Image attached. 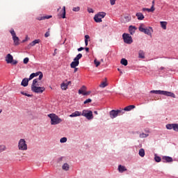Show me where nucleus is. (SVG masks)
I'll return each mask as SVG.
<instances>
[{
    "mask_svg": "<svg viewBox=\"0 0 178 178\" xmlns=\"http://www.w3.org/2000/svg\"><path fill=\"white\" fill-rule=\"evenodd\" d=\"M48 118L51 119V124L53 126L59 124V123L63 122L62 119L54 113L49 114Z\"/></svg>",
    "mask_w": 178,
    "mask_h": 178,
    "instance_id": "obj_1",
    "label": "nucleus"
},
{
    "mask_svg": "<svg viewBox=\"0 0 178 178\" xmlns=\"http://www.w3.org/2000/svg\"><path fill=\"white\" fill-rule=\"evenodd\" d=\"M138 30L141 33H144L145 34H147V35H151L152 34V33L154 32L152 27L145 28V25L144 24H140V25L138 28Z\"/></svg>",
    "mask_w": 178,
    "mask_h": 178,
    "instance_id": "obj_2",
    "label": "nucleus"
},
{
    "mask_svg": "<svg viewBox=\"0 0 178 178\" xmlns=\"http://www.w3.org/2000/svg\"><path fill=\"white\" fill-rule=\"evenodd\" d=\"M81 58H83V54H79L74 58V61H72L70 64V66L72 67V69H74L76 67H77V66H79L80 62L79 60H80V59H81Z\"/></svg>",
    "mask_w": 178,
    "mask_h": 178,
    "instance_id": "obj_3",
    "label": "nucleus"
},
{
    "mask_svg": "<svg viewBox=\"0 0 178 178\" xmlns=\"http://www.w3.org/2000/svg\"><path fill=\"white\" fill-rule=\"evenodd\" d=\"M27 143L26 140L20 139L18 142V149L19 151H27Z\"/></svg>",
    "mask_w": 178,
    "mask_h": 178,
    "instance_id": "obj_4",
    "label": "nucleus"
},
{
    "mask_svg": "<svg viewBox=\"0 0 178 178\" xmlns=\"http://www.w3.org/2000/svg\"><path fill=\"white\" fill-rule=\"evenodd\" d=\"M106 16V13L104 12H100L96 14L94 17V20L96 23H101L102 22V19Z\"/></svg>",
    "mask_w": 178,
    "mask_h": 178,
    "instance_id": "obj_5",
    "label": "nucleus"
},
{
    "mask_svg": "<svg viewBox=\"0 0 178 178\" xmlns=\"http://www.w3.org/2000/svg\"><path fill=\"white\" fill-rule=\"evenodd\" d=\"M124 112H123V110H111L109 112V115L111 119H115V118H118L119 115H123Z\"/></svg>",
    "mask_w": 178,
    "mask_h": 178,
    "instance_id": "obj_6",
    "label": "nucleus"
},
{
    "mask_svg": "<svg viewBox=\"0 0 178 178\" xmlns=\"http://www.w3.org/2000/svg\"><path fill=\"white\" fill-rule=\"evenodd\" d=\"M81 116H84V118H86L88 120H91L94 119V116L92 115V111L90 110H83L81 113Z\"/></svg>",
    "mask_w": 178,
    "mask_h": 178,
    "instance_id": "obj_7",
    "label": "nucleus"
},
{
    "mask_svg": "<svg viewBox=\"0 0 178 178\" xmlns=\"http://www.w3.org/2000/svg\"><path fill=\"white\" fill-rule=\"evenodd\" d=\"M10 33L12 37H13L14 44L15 45H19L20 42L19 41H20V40L19 39V37H17L16 32H15V30L12 29L10 31Z\"/></svg>",
    "mask_w": 178,
    "mask_h": 178,
    "instance_id": "obj_8",
    "label": "nucleus"
},
{
    "mask_svg": "<svg viewBox=\"0 0 178 178\" xmlns=\"http://www.w3.org/2000/svg\"><path fill=\"white\" fill-rule=\"evenodd\" d=\"M122 38L125 44H131L133 42V38L130 36L129 33H124L122 35Z\"/></svg>",
    "mask_w": 178,
    "mask_h": 178,
    "instance_id": "obj_9",
    "label": "nucleus"
},
{
    "mask_svg": "<svg viewBox=\"0 0 178 178\" xmlns=\"http://www.w3.org/2000/svg\"><path fill=\"white\" fill-rule=\"evenodd\" d=\"M31 91L35 92L36 94H42L45 91V88L40 86H33L31 87Z\"/></svg>",
    "mask_w": 178,
    "mask_h": 178,
    "instance_id": "obj_10",
    "label": "nucleus"
},
{
    "mask_svg": "<svg viewBox=\"0 0 178 178\" xmlns=\"http://www.w3.org/2000/svg\"><path fill=\"white\" fill-rule=\"evenodd\" d=\"M161 95H165V97H171V98H176V95H175V93L165 90H163Z\"/></svg>",
    "mask_w": 178,
    "mask_h": 178,
    "instance_id": "obj_11",
    "label": "nucleus"
},
{
    "mask_svg": "<svg viewBox=\"0 0 178 178\" xmlns=\"http://www.w3.org/2000/svg\"><path fill=\"white\" fill-rule=\"evenodd\" d=\"M13 60V56L11 55L10 54H7L6 57V62H7V63H12Z\"/></svg>",
    "mask_w": 178,
    "mask_h": 178,
    "instance_id": "obj_12",
    "label": "nucleus"
},
{
    "mask_svg": "<svg viewBox=\"0 0 178 178\" xmlns=\"http://www.w3.org/2000/svg\"><path fill=\"white\" fill-rule=\"evenodd\" d=\"M60 16H61L63 19H66V7L65 6L63 7L61 12L60 13Z\"/></svg>",
    "mask_w": 178,
    "mask_h": 178,
    "instance_id": "obj_13",
    "label": "nucleus"
},
{
    "mask_svg": "<svg viewBox=\"0 0 178 178\" xmlns=\"http://www.w3.org/2000/svg\"><path fill=\"white\" fill-rule=\"evenodd\" d=\"M136 108V106L134 105H129V106H126L124 109H122V112H124V111H131L132 109H134Z\"/></svg>",
    "mask_w": 178,
    "mask_h": 178,
    "instance_id": "obj_14",
    "label": "nucleus"
},
{
    "mask_svg": "<svg viewBox=\"0 0 178 178\" xmlns=\"http://www.w3.org/2000/svg\"><path fill=\"white\" fill-rule=\"evenodd\" d=\"M29 81H30L29 80V79L24 78L21 83V86H22L23 87H27L29 86Z\"/></svg>",
    "mask_w": 178,
    "mask_h": 178,
    "instance_id": "obj_15",
    "label": "nucleus"
},
{
    "mask_svg": "<svg viewBox=\"0 0 178 178\" xmlns=\"http://www.w3.org/2000/svg\"><path fill=\"white\" fill-rule=\"evenodd\" d=\"M77 116H81V112L80 111H75L70 115V118H77Z\"/></svg>",
    "mask_w": 178,
    "mask_h": 178,
    "instance_id": "obj_16",
    "label": "nucleus"
},
{
    "mask_svg": "<svg viewBox=\"0 0 178 178\" xmlns=\"http://www.w3.org/2000/svg\"><path fill=\"white\" fill-rule=\"evenodd\" d=\"M126 170H127V168H126L124 165H118V172H120V173H123V172H126Z\"/></svg>",
    "mask_w": 178,
    "mask_h": 178,
    "instance_id": "obj_17",
    "label": "nucleus"
},
{
    "mask_svg": "<svg viewBox=\"0 0 178 178\" xmlns=\"http://www.w3.org/2000/svg\"><path fill=\"white\" fill-rule=\"evenodd\" d=\"M138 58L140 59H145V53L143 50L138 51Z\"/></svg>",
    "mask_w": 178,
    "mask_h": 178,
    "instance_id": "obj_18",
    "label": "nucleus"
},
{
    "mask_svg": "<svg viewBox=\"0 0 178 178\" xmlns=\"http://www.w3.org/2000/svg\"><path fill=\"white\" fill-rule=\"evenodd\" d=\"M162 160L163 162H173V159L170 156H163Z\"/></svg>",
    "mask_w": 178,
    "mask_h": 178,
    "instance_id": "obj_19",
    "label": "nucleus"
},
{
    "mask_svg": "<svg viewBox=\"0 0 178 178\" xmlns=\"http://www.w3.org/2000/svg\"><path fill=\"white\" fill-rule=\"evenodd\" d=\"M155 1H152V6L151 8H143V10H147V12H154L155 10V7L154 6Z\"/></svg>",
    "mask_w": 178,
    "mask_h": 178,
    "instance_id": "obj_20",
    "label": "nucleus"
},
{
    "mask_svg": "<svg viewBox=\"0 0 178 178\" xmlns=\"http://www.w3.org/2000/svg\"><path fill=\"white\" fill-rule=\"evenodd\" d=\"M122 23H129L130 22V17L129 16H125L122 18L121 19Z\"/></svg>",
    "mask_w": 178,
    "mask_h": 178,
    "instance_id": "obj_21",
    "label": "nucleus"
},
{
    "mask_svg": "<svg viewBox=\"0 0 178 178\" xmlns=\"http://www.w3.org/2000/svg\"><path fill=\"white\" fill-rule=\"evenodd\" d=\"M35 77H37V76H39L38 80H42V77H44V74L41 72H38L34 73Z\"/></svg>",
    "mask_w": 178,
    "mask_h": 178,
    "instance_id": "obj_22",
    "label": "nucleus"
},
{
    "mask_svg": "<svg viewBox=\"0 0 178 178\" xmlns=\"http://www.w3.org/2000/svg\"><path fill=\"white\" fill-rule=\"evenodd\" d=\"M136 16L138 17V20H144V15L141 13H137Z\"/></svg>",
    "mask_w": 178,
    "mask_h": 178,
    "instance_id": "obj_23",
    "label": "nucleus"
},
{
    "mask_svg": "<svg viewBox=\"0 0 178 178\" xmlns=\"http://www.w3.org/2000/svg\"><path fill=\"white\" fill-rule=\"evenodd\" d=\"M38 80L40 79H33L31 87H38V86H40V84L38 83Z\"/></svg>",
    "mask_w": 178,
    "mask_h": 178,
    "instance_id": "obj_24",
    "label": "nucleus"
},
{
    "mask_svg": "<svg viewBox=\"0 0 178 178\" xmlns=\"http://www.w3.org/2000/svg\"><path fill=\"white\" fill-rule=\"evenodd\" d=\"M136 30H137V28H136V26H129L130 34H134V33H136Z\"/></svg>",
    "mask_w": 178,
    "mask_h": 178,
    "instance_id": "obj_25",
    "label": "nucleus"
},
{
    "mask_svg": "<svg viewBox=\"0 0 178 178\" xmlns=\"http://www.w3.org/2000/svg\"><path fill=\"white\" fill-rule=\"evenodd\" d=\"M168 130H172V129H175V124H168L165 126Z\"/></svg>",
    "mask_w": 178,
    "mask_h": 178,
    "instance_id": "obj_26",
    "label": "nucleus"
},
{
    "mask_svg": "<svg viewBox=\"0 0 178 178\" xmlns=\"http://www.w3.org/2000/svg\"><path fill=\"white\" fill-rule=\"evenodd\" d=\"M160 24L163 30H166V26H168L167 22H160Z\"/></svg>",
    "mask_w": 178,
    "mask_h": 178,
    "instance_id": "obj_27",
    "label": "nucleus"
},
{
    "mask_svg": "<svg viewBox=\"0 0 178 178\" xmlns=\"http://www.w3.org/2000/svg\"><path fill=\"white\" fill-rule=\"evenodd\" d=\"M86 86H82L81 88L79 90V94H82V95H84L85 94L84 91H86Z\"/></svg>",
    "mask_w": 178,
    "mask_h": 178,
    "instance_id": "obj_28",
    "label": "nucleus"
},
{
    "mask_svg": "<svg viewBox=\"0 0 178 178\" xmlns=\"http://www.w3.org/2000/svg\"><path fill=\"white\" fill-rule=\"evenodd\" d=\"M139 155L142 158H144V156H145V151L144 150V149H140Z\"/></svg>",
    "mask_w": 178,
    "mask_h": 178,
    "instance_id": "obj_29",
    "label": "nucleus"
},
{
    "mask_svg": "<svg viewBox=\"0 0 178 178\" xmlns=\"http://www.w3.org/2000/svg\"><path fill=\"white\" fill-rule=\"evenodd\" d=\"M36 44H40V39L35 40L30 43L31 47H34Z\"/></svg>",
    "mask_w": 178,
    "mask_h": 178,
    "instance_id": "obj_30",
    "label": "nucleus"
},
{
    "mask_svg": "<svg viewBox=\"0 0 178 178\" xmlns=\"http://www.w3.org/2000/svg\"><path fill=\"white\" fill-rule=\"evenodd\" d=\"M120 63H121V65H123L124 66H127L129 63L125 58H122Z\"/></svg>",
    "mask_w": 178,
    "mask_h": 178,
    "instance_id": "obj_31",
    "label": "nucleus"
},
{
    "mask_svg": "<svg viewBox=\"0 0 178 178\" xmlns=\"http://www.w3.org/2000/svg\"><path fill=\"white\" fill-rule=\"evenodd\" d=\"M63 170H66V171H67V170H69V169H70V166H69V164H67V163H64L63 164Z\"/></svg>",
    "mask_w": 178,
    "mask_h": 178,
    "instance_id": "obj_32",
    "label": "nucleus"
},
{
    "mask_svg": "<svg viewBox=\"0 0 178 178\" xmlns=\"http://www.w3.org/2000/svg\"><path fill=\"white\" fill-rule=\"evenodd\" d=\"M150 92L152 94H159V95H162L163 90H151Z\"/></svg>",
    "mask_w": 178,
    "mask_h": 178,
    "instance_id": "obj_33",
    "label": "nucleus"
},
{
    "mask_svg": "<svg viewBox=\"0 0 178 178\" xmlns=\"http://www.w3.org/2000/svg\"><path fill=\"white\" fill-rule=\"evenodd\" d=\"M3 151H6V146L3 145H0V153L3 152Z\"/></svg>",
    "mask_w": 178,
    "mask_h": 178,
    "instance_id": "obj_34",
    "label": "nucleus"
},
{
    "mask_svg": "<svg viewBox=\"0 0 178 178\" xmlns=\"http://www.w3.org/2000/svg\"><path fill=\"white\" fill-rule=\"evenodd\" d=\"M60 88L63 90H67V85H66V83H61Z\"/></svg>",
    "mask_w": 178,
    "mask_h": 178,
    "instance_id": "obj_35",
    "label": "nucleus"
},
{
    "mask_svg": "<svg viewBox=\"0 0 178 178\" xmlns=\"http://www.w3.org/2000/svg\"><path fill=\"white\" fill-rule=\"evenodd\" d=\"M139 137L140 138H147V137H148V134L142 133V134H140Z\"/></svg>",
    "mask_w": 178,
    "mask_h": 178,
    "instance_id": "obj_36",
    "label": "nucleus"
},
{
    "mask_svg": "<svg viewBox=\"0 0 178 178\" xmlns=\"http://www.w3.org/2000/svg\"><path fill=\"white\" fill-rule=\"evenodd\" d=\"M154 161H155L156 162H161V161H162V159H161L160 156H155V157H154Z\"/></svg>",
    "mask_w": 178,
    "mask_h": 178,
    "instance_id": "obj_37",
    "label": "nucleus"
},
{
    "mask_svg": "<svg viewBox=\"0 0 178 178\" xmlns=\"http://www.w3.org/2000/svg\"><path fill=\"white\" fill-rule=\"evenodd\" d=\"M66 141H67V138L66 137L61 138L60 140V143H66Z\"/></svg>",
    "mask_w": 178,
    "mask_h": 178,
    "instance_id": "obj_38",
    "label": "nucleus"
},
{
    "mask_svg": "<svg viewBox=\"0 0 178 178\" xmlns=\"http://www.w3.org/2000/svg\"><path fill=\"white\" fill-rule=\"evenodd\" d=\"M106 86H108V84L106 83V82H102V83L99 85V87H101L102 88H105V87H106Z\"/></svg>",
    "mask_w": 178,
    "mask_h": 178,
    "instance_id": "obj_39",
    "label": "nucleus"
},
{
    "mask_svg": "<svg viewBox=\"0 0 178 178\" xmlns=\"http://www.w3.org/2000/svg\"><path fill=\"white\" fill-rule=\"evenodd\" d=\"M94 63H95L96 67H98V66H99V65H101V62L97 60V59H95Z\"/></svg>",
    "mask_w": 178,
    "mask_h": 178,
    "instance_id": "obj_40",
    "label": "nucleus"
},
{
    "mask_svg": "<svg viewBox=\"0 0 178 178\" xmlns=\"http://www.w3.org/2000/svg\"><path fill=\"white\" fill-rule=\"evenodd\" d=\"M29 60H30V59L28 57L25 58L23 60L24 65H27L29 63Z\"/></svg>",
    "mask_w": 178,
    "mask_h": 178,
    "instance_id": "obj_41",
    "label": "nucleus"
},
{
    "mask_svg": "<svg viewBox=\"0 0 178 178\" xmlns=\"http://www.w3.org/2000/svg\"><path fill=\"white\" fill-rule=\"evenodd\" d=\"M51 17H52V15H47L43 17L41 20H45V19H51Z\"/></svg>",
    "mask_w": 178,
    "mask_h": 178,
    "instance_id": "obj_42",
    "label": "nucleus"
},
{
    "mask_svg": "<svg viewBox=\"0 0 178 178\" xmlns=\"http://www.w3.org/2000/svg\"><path fill=\"white\" fill-rule=\"evenodd\" d=\"M90 102H92V100L91 99H87L83 104H90Z\"/></svg>",
    "mask_w": 178,
    "mask_h": 178,
    "instance_id": "obj_43",
    "label": "nucleus"
},
{
    "mask_svg": "<svg viewBox=\"0 0 178 178\" xmlns=\"http://www.w3.org/2000/svg\"><path fill=\"white\" fill-rule=\"evenodd\" d=\"M21 94L22 95H25L26 97H33V95H30V94H28V93H26L24 92H21Z\"/></svg>",
    "mask_w": 178,
    "mask_h": 178,
    "instance_id": "obj_44",
    "label": "nucleus"
},
{
    "mask_svg": "<svg viewBox=\"0 0 178 178\" xmlns=\"http://www.w3.org/2000/svg\"><path fill=\"white\" fill-rule=\"evenodd\" d=\"M34 77H35V74H34V73H32V74L30 75V76H29V78L28 79V80L30 81V80H33V79H34Z\"/></svg>",
    "mask_w": 178,
    "mask_h": 178,
    "instance_id": "obj_45",
    "label": "nucleus"
},
{
    "mask_svg": "<svg viewBox=\"0 0 178 178\" xmlns=\"http://www.w3.org/2000/svg\"><path fill=\"white\" fill-rule=\"evenodd\" d=\"M51 30V29H48V31L44 34V37L46 38H47V37H49L50 34H49V31Z\"/></svg>",
    "mask_w": 178,
    "mask_h": 178,
    "instance_id": "obj_46",
    "label": "nucleus"
},
{
    "mask_svg": "<svg viewBox=\"0 0 178 178\" xmlns=\"http://www.w3.org/2000/svg\"><path fill=\"white\" fill-rule=\"evenodd\" d=\"M174 131H178V124H174Z\"/></svg>",
    "mask_w": 178,
    "mask_h": 178,
    "instance_id": "obj_47",
    "label": "nucleus"
},
{
    "mask_svg": "<svg viewBox=\"0 0 178 178\" xmlns=\"http://www.w3.org/2000/svg\"><path fill=\"white\" fill-rule=\"evenodd\" d=\"M72 10L74 12H79V10H80V7H74L73 8Z\"/></svg>",
    "mask_w": 178,
    "mask_h": 178,
    "instance_id": "obj_48",
    "label": "nucleus"
},
{
    "mask_svg": "<svg viewBox=\"0 0 178 178\" xmlns=\"http://www.w3.org/2000/svg\"><path fill=\"white\" fill-rule=\"evenodd\" d=\"M88 13H94V10L91 8H88Z\"/></svg>",
    "mask_w": 178,
    "mask_h": 178,
    "instance_id": "obj_49",
    "label": "nucleus"
},
{
    "mask_svg": "<svg viewBox=\"0 0 178 178\" xmlns=\"http://www.w3.org/2000/svg\"><path fill=\"white\" fill-rule=\"evenodd\" d=\"M111 5L113 6L116 3V0H110Z\"/></svg>",
    "mask_w": 178,
    "mask_h": 178,
    "instance_id": "obj_50",
    "label": "nucleus"
},
{
    "mask_svg": "<svg viewBox=\"0 0 178 178\" xmlns=\"http://www.w3.org/2000/svg\"><path fill=\"white\" fill-rule=\"evenodd\" d=\"M11 63L12 65H17V60L13 59V62Z\"/></svg>",
    "mask_w": 178,
    "mask_h": 178,
    "instance_id": "obj_51",
    "label": "nucleus"
},
{
    "mask_svg": "<svg viewBox=\"0 0 178 178\" xmlns=\"http://www.w3.org/2000/svg\"><path fill=\"white\" fill-rule=\"evenodd\" d=\"M85 40H86V41H88L90 40V35H85Z\"/></svg>",
    "mask_w": 178,
    "mask_h": 178,
    "instance_id": "obj_52",
    "label": "nucleus"
},
{
    "mask_svg": "<svg viewBox=\"0 0 178 178\" xmlns=\"http://www.w3.org/2000/svg\"><path fill=\"white\" fill-rule=\"evenodd\" d=\"M90 94H91V91H88L85 92V93H83V95H90Z\"/></svg>",
    "mask_w": 178,
    "mask_h": 178,
    "instance_id": "obj_53",
    "label": "nucleus"
},
{
    "mask_svg": "<svg viewBox=\"0 0 178 178\" xmlns=\"http://www.w3.org/2000/svg\"><path fill=\"white\" fill-rule=\"evenodd\" d=\"M83 50H84V47H80L78 49L79 52H80L81 51H83Z\"/></svg>",
    "mask_w": 178,
    "mask_h": 178,
    "instance_id": "obj_54",
    "label": "nucleus"
},
{
    "mask_svg": "<svg viewBox=\"0 0 178 178\" xmlns=\"http://www.w3.org/2000/svg\"><path fill=\"white\" fill-rule=\"evenodd\" d=\"M85 45H86V47H87V45H88V40H85Z\"/></svg>",
    "mask_w": 178,
    "mask_h": 178,
    "instance_id": "obj_55",
    "label": "nucleus"
},
{
    "mask_svg": "<svg viewBox=\"0 0 178 178\" xmlns=\"http://www.w3.org/2000/svg\"><path fill=\"white\" fill-rule=\"evenodd\" d=\"M85 49H86V52H90V48L86 47V48H85Z\"/></svg>",
    "mask_w": 178,
    "mask_h": 178,
    "instance_id": "obj_56",
    "label": "nucleus"
},
{
    "mask_svg": "<svg viewBox=\"0 0 178 178\" xmlns=\"http://www.w3.org/2000/svg\"><path fill=\"white\" fill-rule=\"evenodd\" d=\"M77 70H79V68H76V67H75L74 70V73H76V72H77Z\"/></svg>",
    "mask_w": 178,
    "mask_h": 178,
    "instance_id": "obj_57",
    "label": "nucleus"
},
{
    "mask_svg": "<svg viewBox=\"0 0 178 178\" xmlns=\"http://www.w3.org/2000/svg\"><path fill=\"white\" fill-rule=\"evenodd\" d=\"M118 72H120V73L121 74H123V72H122V70H121L120 68H118Z\"/></svg>",
    "mask_w": 178,
    "mask_h": 178,
    "instance_id": "obj_58",
    "label": "nucleus"
},
{
    "mask_svg": "<svg viewBox=\"0 0 178 178\" xmlns=\"http://www.w3.org/2000/svg\"><path fill=\"white\" fill-rule=\"evenodd\" d=\"M164 69H165V67H161L159 68V70H163Z\"/></svg>",
    "mask_w": 178,
    "mask_h": 178,
    "instance_id": "obj_59",
    "label": "nucleus"
},
{
    "mask_svg": "<svg viewBox=\"0 0 178 178\" xmlns=\"http://www.w3.org/2000/svg\"><path fill=\"white\" fill-rule=\"evenodd\" d=\"M94 113H95V115H98V111H94Z\"/></svg>",
    "mask_w": 178,
    "mask_h": 178,
    "instance_id": "obj_60",
    "label": "nucleus"
},
{
    "mask_svg": "<svg viewBox=\"0 0 178 178\" xmlns=\"http://www.w3.org/2000/svg\"><path fill=\"white\" fill-rule=\"evenodd\" d=\"M27 41V39L22 40V42H26Z\"/></svg>",
    "mask_w": 178,
    "mask_h": 178,
    "instance_id": "obj_61",
    "label": "nucleus"
},
{
    "mask_svg": "<svg viewBox=\"0 0 178 178\" xmlns=\"http://www.w3.org/2000/svg\"><path fill=\"white\" fill-rule=\"evenodd\" d=\"M67 83H68V85L72 84V81H70L67 82Z\"/></svg>",
    "mask_w": 178,
    "mask_h": 178,
    "instance_id": "obj_62",
    "label": "nucleus"
},
{
    "mask_svg": "<svg viewBox=\"0 0 178 178\" xmlns=\"http://www.w3.org/2000/svg\"><path fill=\"white\" fill-rule=\"evenodd\" d=\"M65 84H66V86H67V87H68V86H69V85H68V83H65Z\"/></svg>",
    "mask_w": 178,
    "mask_h": 178,
    "instance_id": "obj_63",
    "label": "nucleus"
},
{
    "mask_svg": "<svg viewBox=\"0 0 178 178\" xmlns=\"http://www.w3.org/2000/svg\"><path fill=\"white\" fill-rule=\"evenodd\" d=\"M60 9V7H59V8H58V12H59V10Z\"/></svg>",
    "mask_w": 178,
    "mask_h": 178,
    "instance_id": "obj_64",
    "label": "nucleus"
}]
</instances>
